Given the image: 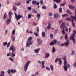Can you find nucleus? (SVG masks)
I'll list each match as a JSON object with an SVG mask.
<instances>
[{
	"instance_id": "1",
	"label": "nucleus",
	"mask_w": 76,
	"mask_h": 76,
	"mask_svg": "<svg viewBox=\"0 0 76 76\" xmlns=\"http://www.w3.org/2000/svg\"><path fill=\"white\" fill-rule=\"evenodd\" d=\"M12 50V53L11 54H10V57H12L13 58H14V57H15V54L14 53L15 51H16V49L14 47H13V45H12L10 48V50Z\"/></svg>"
},
{
	"instance_id": "2",
	"label": "nucleus",
	"mask_w": 76,
	"mask_h": 76,
	"mask_svg": "<svg viewBox=\"0 0 76 76\" xmlns=\"http://www.w3.org/2000/svg\"><path fill=\"white\" fill-rule=\"evenodd\" d=\"M73 33L74 34H72L71 35L70 38V40H72L73 43L75 44L76 43V40H75V39L74 38V37H75V34H76V31L74 30L73 31Z\"/></svg>"
},
{
	"instance_id": "3",
	"label": "nucleus",
	"mask_w": 76,
	"mask_h": 76,
	"mask_svg": "<svg viewBox=\"0 0 76 76\" xmlns=\"http://www.w3.org/2000/svg\"><path fill=\"white\" fill-rule=\"evenodd\" d=\"M15 19L17 20H19L20 18H23L22 15H20L19 14L17 16V14L16 13H15Z\"/></svg>"
},
{
	"instance_id": "4",
	"label": "nucleus",
	"mask_w": 76,
	"mask_h": 76,
	"mask_svg": "<svg viewBox=\"0 0 76 76\" xmlns=\"http://www.w3.org/2000/svg\"><path fill=\"white\" fill-rule=\"evenodd\" d=\"M29 63H30V61H28L26 62V64H25L24 68V70L25 72H26V70H27L28 67V66H29Z\"/></svg>"
},
{
	"instance_id": "5",
	"label": "nucleus",
	"mask_w": 76,
	"mask_h": 76,
	"mask_svg": "<svg viewBox=\"0 0 76 76\" xmlns=\"http://www.w3.org/2000/svg\"><path fill=\"white\" fill-rule=\"evenodd\" d=\"M57 40H54L52 41L50 43V45H55L57 43Z\"/></svg>"
},
{
	"instance_id": "6",
	"label": "nucleus",
	"mask_w": 76,
	"mask_h": 76,
	"mask_svg": "<svg viewBox=\"0 0 76 76\" xmlns=\"http://www.w3.org/2000/svg\"><path fill=\"white\" fill-rule=\"evenodd\" d=\"M60 27L61 29H62V28H64L65 27V23L64 22L62 24H61L60 26Z\"/></svg>"
},
{
	"instance_id": "7",
	"label": "nucleus",
	"mask_w": 76,
	"mask_h": 76,
	"mask_svg": "<svg viewBox=\"0 0 76 76\" xmlns=\"http://www.w3.org/2000/svg\"><path fill=\"white\" fill-rule=\"evenodd\" d=\"M40 50V48H38L37 49H36L34 50V52L35 53H38L39 52Z\"/></svg>"
},
{
	"instance_id": "8",
	"label": "nucleus",
	"mask_w": 76,
	"mask_h": 76,
	"mask_svg": "<svg viewBox=\"0 0 76 76\" xmlns=\"http://www.w3.org/2000/svg\"><path fill=\"white\" fill-rule=\"evenodd\" d=\"M54 17L56 19H58V18H60V15L58 14H56L54 15Z\"/></svg>"
},
{
	"instance_id": "9",
	"label": "nucleus",
	"mask_w": 76,
	"mask_h": 76,
	"mask_svg": "<svg viewBox=\"0 0 76 76\" xmlns=\"http://www.w3.org/2000/svg\"><path fill=\"white\" fill-rule=\"evenodd\" d=\"M69 40H67L66 41V42H65L64 43L65 45V46H66V47H67V46H68V45H69Z\"/></svg>"
},
{
	"instance_id": "10",
	"label": "nucleus",
	"mask_w": 76,
	"mask_h": 76,
	"mask_svg": "<svg viewBox=\"0 0 76 76\" xmlns=\"http://www.w3.org/2000/svg\"><path fill=\"white\" fill-rule=\"evenodd\" d=\"M7 22V25H8L10 23V22H11V19H8L6 21Z\"/></svg>"
},
{
	"instance_id": "11",
	"label": "nucleus",
	"mask_w": 76,
	"mask_h": 76,
	"mask_svg": "<svg viewBox=\"0 0 76 76\" xmlns=\"http://www.w3.org/2000/svg\"><path fill=\"white\" fill-rule=\"evenodd\" d=\"M50 57V54L48 53H46L45 55V57L46 58H48Z\"/></svg>"
},
{
	"instance_id": "12",
	"label": "nucleus",
	"mask_w": 76,
	"mask_h": 76,
	"mask_svg": "<svg viewBox=\"0 0 76 76\" xmlns=\"http://www.w3.org/2000/svg\"><path fill=\"white\" fill-rule=\"evenodd\" d=\"M37 41L39 45H40V44H41V43H42V41H41V39H37Z\"/></svg>"
},
{
	"instance_id": "13",
	"label": "nucleus",
	"mask_w": 76,
	"mask_h": 76,
	"mask_svg": "<svg viewBox=\"0 0 76 76\" xmlns=\"http://www.w3.org/2000/svg\"><path fill=\"white\" fill-rule=\"evenodd\" d=\"M69 8H70V9H71L72 10H74V9H75V7L73 6L69 5Z\"/></svg>"
},
{
	"instance_id": "14",
	"label": "nucleus",
	"mask_w": 76,
	"mask_h": 76,
	"mask_svg": "<svg viewBox=\"0 0 76 76\" xmlns=\"http://www.w3.org/2000/svg\"><path fill=\"white\" fill-rule=\"evenodd\" d=\"M71 22L72 23V25L74 28H75V24L74 23V20H71Z\"/></svg>"
},
{
	"instance_id": "15",
	"label": "nucleus",
	"mask_w": 76,
	"mask_h": 76,
	"mask_svg": "<svg viewBox=\"0 0 76 76\" xmlns=\"http://www.w3.org/2000/svg\"><path fill=\"white\" fill-rule=\"evenodd\" d=\"M32 39V37L31 36L30 37H28V41H27L28 42H29L30 41H31V40Z\"/></svg>"
},
{
	"instance_id": "16",
	"label": "nucleus",
	"mask_w": 76,
	"mask_h": 76,
	"mask_svg": "<svg viewBox=\"0 0 76 76\" xmlns=\"http://www.w3.org/2000/svg\"><path fill=\"white\" fill-rule=\"evenodd\" d=\"M63 67L65 71H67V70L68 68H67V66H64Z\"/></svg>"
},
{
	"instance_id": "17",
	"label": "nucleus",
	"mask_w": 76,
	"mask_h": 76,
	"mask_svg": "<svg viewBox=\"0 0 76 76\" xmlns=\"http://www.w3.org/2000/svg\"><path fill=\"white\" fill-rule=\"evenodd\" d=\"M12 12L11 11H10L9 12V17L10 18H12L11 17V16H12Z\"/></svg>"
},
{
	"instance_id": "18",
	"label": "nucleus",
	"mask_w": 76,
	"mask_h": 76,
	"mask_svg": "<svg viewBox=\"0 0 76 76\" xmlns=\"http://www.w3.org/2000/svg\"><path fill=\"white\" fill-rule=\"evenodd\" d=\"M47 29H51V24H49L47 26Z\"/></svg>"
},
{
	"instance_id": "19",
	"label": "nucleus",
	"mask_w": 76,
	"mask_h": 76,
	"mask_svg": "<svg viewBox=\"0 0 76 76\" xmlns=\"http://www.w3.org/2000/svg\"><path fill=\"white\" fill-rule=\"evenodd\" d=\"M44 63L45 61H43L42 62V69H44L45 67V66H44Z\"/></svg>"
},
{
	"instance_id": "20",
	"label": "nucleus",
	"mask_w": 76,
	"mask_h": 76,
	"mask_svg": "<svg viewBox=\"0 0 76 76\" xmlns=\"http://www.w3.org/2000/svg\"><path fill=\"white\" fill-rule=\"evenodd\" d=\"M65 39L66 40H67L68 39V36L67 34H66L65 35Z\"/></svg>"
},
{
	"instance_id": "21",
	"label": "nucleus",
	"mask_w": 76,
	"mask_h": 76,
	"mask_svg": "<svg viewBox=\"0 0 76 76\" xmlns=\"http://www.w3.org/2000/svg\"><path fill=\"white\" fill-rule=\"evenodd\" d=\"M52 51L53 53H55L56 52V50L55 49V48L54 46L53 47Z\"/></svg>"
},
{
	"instance_id": "22",
	"label": "nucleus",
	"mask_w": 76,
	"mask_h": 76,
	"mask_svg": "<svg viewBox=\"0 0 76 76\" xmlns=\"http://www.w3.org/2000/svg\"><path fill=\"white\" fill-rule=\"evenodd\" d=\"M1 74H0V76H4V72L3 71H2L1 72Z\"/></svg>"
},
{
	"instance_id": "23",
	"label": "nucleus",
	"mask_w": 76,
	"mask_h": 76,
	"mask_svg": "<svg viewBox=\"0 0 76 76\" xmlns=\"http://www.w3.org/2000/svg\"><path fill=\"white\" fill-rule=\"evenodd\" d=\"M6 16H7V14H6V13H5L4 14V16L3 18L4 19H5L6 18Z\"/></svg>"
},
{
	"instance_id": "24",
	"label": "nucleus",
	"mask_w": 76,
	"mask_h": 76,
	"mask_svg": "<svg viewBox=\"0 0 76 76\" xmlns=\"http://www.w3.org/2000/svg\"><path fill=\"white\" fill-rule=\"evenodd\" d=\"M59 64L60 65H61V64H62V61H61V58H59Z\"/></svg>"
},
{
	"instance_id": "25",
	"label": "nucleus",
	"mask_w": 76,
	"mask_h": 76,
	"mask_svg": "<svg viewBox=\"0 0 76 76\" xmlns=\"http://www.w3.org/2000/svg\"><path fill=\"white\" fill-rule=\"evenodd\" d=\"M42 36L43 37H44L45 36V34L44 32H42Z\"/></svg>"
},
{
	"instance_id": "26",
	"label": "nucleus",
	"mask_w": 76,
	"mask_h": 76,
	"mask_svg": "<svg viewBox=\"0 0 76 76\" xmlns=\"http://www.w3.org/2000/svg\"><path fill=\"white\" fill-rule=\"evenodd\" d=\"M32 4H33L35 5V4H37V1H33L32 2Z\"/></svg>"
},
{
	"instance_id": "27",
	"label": "nucleus",
	"mask_w": 76,
	"mask_h": 76,
	"mask_svg": "<svg viewBox=\"0 0 76 76\" xmlns=\"http://www.w3.org/2000/svg\"><path fill=\"white\" fill-rule=\"evenodd\" d=\"M27 43L26 44V47H30V45H29V43H28V41H27Z\"/></svg>"
},
{
	"instance_id": "28",
	"label": "nucleus",
	"mask_w": 76,
	"mask_h": 76,
	"mask_svg": "<svg viewBox=\"0 0 76 76\" xmlns=\"http://www.w3.org/2000/svg\"><path fill=\"white\" fill-rule=\"evenodd\" d=\"M54 1L56 2V3H60L61 1V0H54Z\"/></svg>"
},
{
	"instance_id": "29",
	"label": "nucleus",
	"mask_w": 76,
	"mask_h": 76,
	"mask_svg": "<svg viewBox=\"0 0 76 76\" xmlns=\"http://www.w3.org/2000/svg\"><path fill=\"white\" fill-rule=\"evenodd\" d=\"M15 29H14V30H13L12 32V34L13 35H15Z\"/></svg>"
},
{
	"instance_id": "30",
	"label": "nucleus",
	"mask_w": 76,
	"mask_h": 76,
	"mask_svg": "<svg viewBox=\"0 0 76 76\" xmlns=\"http://www.w3.org/2000/svg\"><path fill=\"white\" fill-rule=\"evenodd\" d=\"M50 67L51 68V70H54V68L53 67V65H51L50 66Z\"/></svg>"
},
{
	"instance_id": "31",
	"label": "nucleus",
	"mask_w": 76,
	"mask_h": 76,
	"mask_svg": "<svg viewBox=\"0 0 76 76\" xmlns=\"http://www.w3.org/2000/svg\"><path fill=\"white\" fill-rule=\"evenodd\" d=\"M68 16V15L66 14H64L62 15V18H64V17H66V16Z\"/></svg>"
},
{
	"instance_id": "32",
	"label": "nucleus",
	"mask_w": 76,
	"mask_h": 76,
	"mask_svg": "<svg viewBox=\"0 0 76 76\" xmlns=\"http://www.w3.org/2000/svg\"><path fill=\"white\" fill-rule=\"evenodd\" d=\"M10 43L9 42L8 43V44L7 45V48H9V47L10 46Z\"/></svg>"
},
{
	"instance_id": "33",
	"label": "nucleus",
	"mask_w": 76,
	"mask_h": 76,
	"mask_svg": "<svg viewBox=\"0 0 76 76\" xmlns=\"http://www.w3.org/2000/svg\"><path fill=\"white\" fill-rule=\"evenodd\" d=\"M13 10H15V12L16 11V7L14 6L13 8Z\"/></svg>"
},
{
	"instance_id": "34",
	"label": "nucleus",
	"mask_w": 76,
	"mask_h": 76,
	"mask_svg": "<svg viewBox=\"0 0 76 76\" xmlns=\"http://www.w3.org/2000/svg\"><path fill=\"white\" fill-rule=\"evenodd\" d=\"M54 9H57V6L55 4H54V6L53 7Z\"/></svg>"
},
{
	"instance_id": "35",
	"label": "nucleus",
	"mask_w": 76,
	"mask_h": 76,
	"mask_svg": "<svg viewBox=\"0 0 76 76\" xmlns=\"http://www.w3.org/2000/svg\"><path fill=\"white\" fill-rule=\"evenodd\" d=\"M58 60H59V58H56L55 61V63H57V61H58Z\"/></svg>"
},
{
	"instance_id": "36",
	"label": "nucleus",
	"mask_w": 76,
	"mask_h": 76,
	"mask_svg": "<svg viewBox=\"0 0 76 76\" xmlns=\"http://www.w3.org/2000/svg\"><path fill=\"white\" fill-rule=\"evenodd\" d=\"M3 45H4V46H6L7 45V42H4L3 43Z\"/></svg>"
},
{
	"instance_id": "37",
	"label": "nucleus",
	"mask_w": 76,
	"mask_h": 76,
	"mask_svg": "<svg viewBox=\"0 0 76 76\" xmlns=\"http://www.w3.org/2000/svg\"><path fill=\"white\" fill-rule=\"evenodd\" d=\"M66 12L68 14H71V12L69 10H66Z\"/></svg>"
},
{
	"instance_id": "38",
	"label": "nucleus",
	"mask_w": 76,
	"mask_h": 76,
	"mask_svg": "<svg viewBox=\"0 0 76 76\" xmlns=\"http://www.w3.org/2000/svg\"><path fill=\"white\" fill-rule=\"evenodd\" d=\"M46 69L48 70L49 71H50V70H51L50 68L48 67H46Z\"/></svg>"
},
{
	"instance_id": "39",
	"label": "nucleus",
	"mask_w": 76,
	"mask_h": 76,
	"mask_svg": "<svg viewBox=\"0 0 76 76\" xmlns=\"http://www.w3.org/2000/svg\"><path fill=\"white\" fill-rule=\"evenodd\" d=\"M59 10V13H61L62 12V8H60Z\"/></svg>"
},
{
	"instance_id": "40",
	"label": "nucleus",
	"mask_w": 76,
	"mask_h": 76,
	"mask_svg": "<svg viewBox=\"0 0 76 76\" xmlns=\"http://www.w3.org/2000/svg\"><path fill=\"white\" fill-rule=\"evenodd\" d=\"M31 16H32V15H31V14H29L28 16V19H30V18H31Z\"/></svg>"
},
{
	"instance_id": "41",
	"label": "nucleus",
	"mask_w": 76,
	"mask_h": 76,
	"mask_svg": "<svg viewBox=\"0 0 76 76\" xmlns=\"http://www.w3.org/2000/svg\"><path fill=\"white\" fill-rule=\"evenodd\" d=\"M66 20H69V21H71L72 20L70 18H66Z\"/></svg>"
},
{
	"instance_id": "42",
	"label": "nucleus",
	"mask_w": 76,
	"mask_h": 76,
	"mask_svg": "<svg viewBox=\"0 0 76 76\" xmlns=\"http://www.w3.org/2000/svg\"><path fill=\"white\" fill-rule=\"evenodd\" d=\"M62 59V60H64V61L66 60V56L63 57Z\"/></svg>"
},
{
	"instance_id": "43",
	"label": "nucleus",
	"mask_w": 76,
	"mask_h": 76,
	"mask_svg": "<svg viewBox=\"0 0 76 76\" xmlns=\"http://www.w3.org/2000/svg\"><path fill=\"white\" fill-rule=\"evenodd\" d=\"M34 34V35H35V36H38V33H37V32H35Z\"/></svg>"
},
{
	"instance_id": "44",
	"label": "nucleus",
	"mask_w": 76,
	"mask_h": 76,
	"mask_svg": "<svg viewBox=\"0 0 76 76\" xmlns=\"http://www.w3.org/2000/svg\"><path fill=\"white\" fill-rule=\"evenodd\" d=\"M32 11H33V12L34 13H35V14H36V13H37V12L35 11V9H33Z\"/></svg>"
},
{
	"instance_id": "45",
	"label": "nucleus",
	"mask_w": 76,
	"mask_h": 76,
	"mask_svg": "<svg viewBox=\"0 0 76 76\" xmlns=\"http://www.w3.org/2000/svg\"><path fill=\"white\" fill-rule=\"evenodd\" d=\"M27 9L28 10H29L31 11V10L32 8H31V7H27Z\"/></svg>"
},
{
	"instance_id": "46",
	"label": "nucleus",
	"mask_w": 76,
	"mask_h": 76,
	"mask_svg": "<svg viewBox=\"0 0 76 76\" xmlns=\"http://www.w3.org/2000/svg\"><path fill=\"white\" fill-rule=\"evenodd\" d=\"M51 38H53V35L52 34H51L50 35Z\"/></svg>"
},
{
	"instance_id": "47",
	"label": "nucleus",
	"mask_w": 76,
	"mask_h": 76,
	"mask_svg": "<svg viewBox=\"0 0 76 76\" xmlns=\"http://www.w3.org/2000/svg\"><path fill=\"white\" fill-rule=\"evenodd\" d=\"M64 66H66V64H67V62L66 60L64 61Z\"/></svg>"
},
{
	"instance_id": "48",
	"label": "nucleus",
	"mask_w": 76,
	"mask_h": 76,
	"mask_svg": "<svg viewBox=\"0 0 76 76\" xmlns=\"http://www.w3.org/2000/svg\"><path fill=\"white\" fill-rule=\"evenodd\" d=\"M40 3H41V5H43V1L42 0H41L40 1Z\"/></svg>"
},
{
	"instance_id": "49",
	"label": "nucleus",
	"mask_w": 76,
	"mask_h": 76,
	"mask_svg": "<svg viewBox=\"0 0 76 76\" xmlns=\"http://www.w3.org/2000/svg\"><path fill=\"white\" fill-rule=\"evenodd\" d=\"M60 6H65V4L64 3L63 4H60Z\"/></svg>"
},
{
	"instance_id": "50",
	"label": "nucleus",
	"mask_w": 76,
	"mask_h": 76,
	"mask_svg": "<svg viewBox=\"0 0 76 76\" xmlns=\"http://www.w3.org/2000/svg\"><path fill=\"white\" fill-rule=\"evenodd\" d=\"M48 15L49 16H52V14L51 12H49L48 14Z\"/></svg>"
},
{
	"instance_id": "51",
	"label": "nucleus",
	"mask_w": 76,
	"mask_h": 76,
	"mask_svg": "<svg viewBox=\"0 0 76 76\" xmlns=\"http://www.w3.org/2000/svg\"><path fill=\"white\" fill-rule=\"evenodd\" d=\"M58 31L57 30H56L54 31V33H55V34L58 33Z\"/></svg>"
},
{
	"instance_id": "52",
	"label": "nucleus",
	"mask_w": 76,
	"mask_h": 76,
	"mask_svg": "<svg viewBox=\"0 0 76 76\" xmlns=\"http://www.w3.org/2000/svg\"><path fill=\"white\" fill-rule=\"evenodd\" d=\"M7 72L8 74H10V69H8Z\"/></svg>"
},
{
	"instance_id": "53",
	"label": "nucleus",
	"mask_w": 76,
	"mask_h": 76,
	"mask_svg": "<svg viewBox=\"0 0 76 76\" xmlns=\"http://www.w3.org/2000/svg\"><path fill=\"white\" fill-rule=\"evenodd\" d=\"M40 14H38L37 15V18H40Z\"/></svg>"
},
{
	"instance_id": "54",
	"label": "nucleus",
	"mask_w": 76,
	"mask_h": 76,
	"mask_svg": "<svg viewBox=\"0 0 76 76\" xmlns=\"http://www.w3.org/2000/svg\"><path fill=\"white\" fill-rule=\"evenodd\" d=\"M9 59L11 61H12V62L13 61V59L12 58H10Z\"/></svg>"
},
{
	"instance_id": "55",
	"label": "nucleus",
	"mask_w": 76,
	"mask_h": 76,
	"mask_svg": "<svg viewBox=\"0 0 76 76\" xmlns=\"http://www.w3.org/2000/svg\"><path fill=\"white\" fill-rule=\"evenodd\" d=\"M74 67H76V62H75L73 65Z\"/></svg>"
},
{
	"instance_id": "56",
	"label": "nucleus",
	"mask_w": 76,
	"mask_h": 76,
	"mask_svg": "<svg viewBox=\"0 0 76 76\" xmlns=\"http://www.w3.org/2000/svg\"><path fill=\"white\" fill-rule=\"evenodd\" d=\"M35 76H37V75H38V72H37L35 73Z\"/></svg>"
},
{
	"instance_id": "57",
	"label": "nucleus",
	"mask_w": 76,
	"mask_h": 76,
	"mask_svg": "<svg viewBox=\"0 0 76 76\" xmlns=\"http://www.w3.org/2000/svg\"><path fill=\"white\" fill-rule=\"evenodd\" d=\"M62 32L63 35H64V34H65V32L64 31V29L62 30Z\"/></svg>"
},
{
	"instance_id": "58",
	"label": "nucleus",
	"mask_w": 76,
	"mask_h": 76,
	"mask_svg": "<svg viewBox=\"0 0 76 76\" xmlns=\"http://www.w3.org/2000/svg\"><path fill=\"white\" fill-rule=\"evenodd\" d=\"M10 71L11 73H13V72H14L13 69H12Z\"/></svg>"
},
{
	"instance_id": "59",
	"label": "nucleus",
	"mask_w": 76,
	"mask_h": 76,
	"mask_svg": "<svg viewBox=\"0 0 76 76\" xmlns=\"http://www.w3.org/2000/svg\"><path fill=\"white\" fill-rule=\"evenodd\" d=\"M42 8L43 9H46V7H45V6H43L42 7Z\"/></svg>"
},
{
	"instance_id": "60",
	"label": "nucleus",
	"mask_w": 76,
	"mask_h": 76,
	"mask_svg": "<svg viewBox=\"0 0 76 76\" xmlns=\"http://www.w3.org/2000/svg\"><path fill=\"white\" fill-rule=\"evenodd\" d=\"M60 46L61 47H63V46H64V44H61L60 45Z\"/></svg>"
},
{
	"instance_id": "61",
	"label": "nucleus",
	"mask_w": 76,
	"mask_h": 76,
	"mask_svg": "<svg viewBox=\"0 0 76 76\" xmlns=\"http://www.w3.org/2000/svg\"><path fill=\"white\" fill-rule=\"evenodd\" d=\"M10 53H11V52H10L9 53L7 54V56H10Z\"/></svg>"
},
{
	"instance_id": "62",
	"label": "nucleus",
	"mask_w": 76,
	"mask_h": 76,
	"mask_svg": "<svg viewBox=\"0 0 76 76\" xmlns=\"http://www.w3.org/2000/svg\"><path fill=\"white\" fill-rule=\"evenodd\" d=\"M75 54V51H73L71 53V55H73Z\"/></svg>"
},
{
	"instance_id": "63",
	"label": "nucleus",
	"mask_w": 76,
	"mask_h": 76,
	"mask_svg": "<svg viewBox=\"0 0 76 76\" xmlns=\"http://www.w3.org/2000/svg\"><path fill=\"white\" fill-rule=\"evenodd\" d=\"M33 25H34V26H36L37 25V23H36L35 22H34L33 23Z\"/></svg>"
},
{
	"instance_id": "64",
	"label": "nucleus",
	"mask_w": 76,
	"mask_h": 76,
	"mask_svg": "<svg viewBox=\"0 0 76 76\" xmlns=\"http://www.w3.org/2000/svg\"><path fill=\"white\" fill-rule=\"evenodd\" d=\"M66 32H68L69 31V29H68V28H67L66 27Z\"/></svg>"
}]
</instances>
